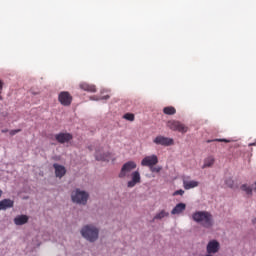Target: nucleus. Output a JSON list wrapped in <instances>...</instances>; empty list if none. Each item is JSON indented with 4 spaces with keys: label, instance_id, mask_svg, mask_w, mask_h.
Returning a JSON list of instances; mask_svg holds the SVG:
<instances>
[{
    "label": "nucleus",
    "instance_id": "1",
    "mask_svg": "<svg viewBox=\"0 0 256 256\" xmlns=\"http://www.w3.org/2000/svg\"><path fill=\"white\" fill-rule=\"evenodd\" d=\"M192 220L206 229H210L213 226V216L208 211H196L192 214Z\"/></svg>",
    "mask_w": 256,
    "mask_h": 256
},
{
    "label": "nucleus",
    "instance_id": "2",
    "mask_svg": "<svg viewBox=\"0 0 256 256\" xmlns=\"http://www.w3.org/2000/svg\"><path fill=\"white\" fill-rule=\"evenodd\" d=\"M81 235L88 242L94 243L99 238V229L93 225H85L81 230Z\"/></svg>",
    "mask_w": 256,
    "mask_h": 256
},
{
    "label": "nucleus",
    "instance_id": "3",
    "mask_svg": "<svg viewBox=\"0 0 256 256\" xmlns=\"http://www.w3.org/2000/svg\"><path fill=\"white\" fill-rule=\"evenodd\" d=\"M89 194L85 191H80L76 189L71 193V200L73 203L86 205L88 202Z\"/></svg>",
    "mask_w": 256,
    "mask_h": 256
},
{
    "label": "nucleus",
    "instance_id": "4",
    "mask_svg": "<svg viewBox=\"0 0 256 256\" xmlns=\"http://www.w3.org/2000/svg\"><path fill=\"white\" fill-rule=\"evenodd\" d=\"M136 168L137 164L134 161H128L122 166L120 174H118V178L124 179L130 177L131 172L134 171Z\"/></svg>",
    "mask_w": 256,
    "mask_h": 256
},
{
    "label": "nucleus",
    "instance_id": "5",
    "mask_svg": "<svg viewBox=\"0 0 256 256\" xmlns=\"http://www.w3.org/2000/svg\"><path fill=\"white\" fill-rule=\"evenodd\" d=\"M167 127L174 131V132H179V133H188L189 128L188 126H185L179 121L176 120H170L167 122Z\"/></svg>",
    "mask_w": 256,
    "mask_h": 256
},
{
    "label": "nucleus",
    "instance_id": "6",
    "mask_svg": "<svg viewBox=\"0 0 256 256\" xmlns=\"http://www.w3.org/2000/svg\"><path fill=\"white\" fill-rule=\"evenodd\" d=\"M153 143L155 145L162 146V147H171V146H174L175 141L173 138H167L159 135L156 138H154Z\"/></svg>",
    "mask_w": 256,
    "mask_h": 256
},
{
    "label": "nucleus",
    "instance_id": "7",
    "mask_svg": "<svg viewBox=\"0 0 256 256\" xmlns=\"http://www.w3.org/2000/svg\"><path fill=\"white\" fill-rule=\"evenodd\" d=\"M159 163V158L157 155L153 154L150 156H145L142 161L141 165L143 167H153Z\"/></svg>",
    "mask_w": 256,
    "mask_h": 256
},
{
    "label": "nucleus",
    "instance_id": "8",
    "mask_svg": "<svg viewBox=\"0 0 256 256\" xmlns=\"http://www.w3.org/2000/svg\"><path fill=\"white\" fill-rule=\"evenodd\" d=\"M73 97L68 91H63L58 94V102L63 106H70L72 104Z\"/></svg>",
    "mask_w": 256,
    "mask_h": 256
},
{
    "label": "nucleus",
    "instance_id": "9",
    "mask_svg": "<svg viewBox=\"0 0 256 256\" xmlns=\"http://www.w3.org/2000/svg\"><path fill=\"white\" fill-rule=\"evenodd\" d=\"M220 250V243L213 239L211 240L208 245H206V252H208L209 255L211 254H217Z\"/></svg>",
    "mask_w": 256,
    "mask_h": 256
},
{
    "label": "nucleus",
    "instance_id": "10",
    "mask_svg": "<svg viewBox=\"0 0 256 256\" xmlns=\"http://www.w3.org/2000/svg\"><path fill=\"white\" fill-rule=\"evenodd\" d=\"M73 139L72 134L70 133H58L55 135V140L60 144L69 143Z\"/></svg>",
    "mask_w": 256,
    "mask_h": 256
},
{
    "label": "nucleus",
    "instance_id": "11",
    "mask_svg": "<svg viewBox=\"0 0 256 256\" xmlns=\"http://www.w3.org/2000/svg\"><path fill=\"white\" fill-rule=\"evenodd\" d=\"M140 181H141V177H140L139 171H134L131 173V180H129V182H127V187L129 189H132L137 184H139Z\"/></svg>",
    "mask_w": 256,
    "mask_h": 256
},
{
    "label": "nucleus",
    "instance_id": "12",
    "mask_svg": "<svg viewBox=\"0 0 256 256\" xmlns=\"http://www.w3.org/2000/svg\"><path fill=\"white\" fill-rule=\"evenodd\" d=\"M53 168L55 170V176L58 178H62L64 175L67 174V169L64 168V166L55 163L53 164Z\"/></svg>",
    "mask_w": 256,
    "mask_h": 256
},
{
    "label": "nucleus",
    "instance_id": "13",
    "mask_svg": "<svg viewBox=\"0 0 256 256\" xmlns=\"http://www.w3.org/2000/svg\"><path fill=\"white\" fill-rule=\"evenodd\" d=\"M187 209V205L184 203L176 204L173 210H171V215H181Z\"/></svg>",
    "mask_w": 256,
    "mask_h": 256
},
{
    "label": "nucleus",
    "instance_id": "14",
    "mask_svg": "<svg viewBox=\"0 0 256 256\" xmlns=\"http://www.w3.org/2000/svg\"><path fill=\"white\" fill-rule=\"evenodd\" d=\"M14 206V201L11 199H3L0 201V211H5Z\"/></svg>",
    "mask_w": 256,
    "mask_h": 256
},
{
    "label": "nucleus",
    "instance_id": "15",
    "mask_svg": "<svg viewBox=\"0 0 256 256\" xmlns=\"http://www.w3.org/2000/svg\"><path fill=\"white\" fill-rule=\"evenodd\" d=\"M199 185V182H196V180H183V188L186 190L197 188Z\"/></svg>",
    "mask_w": 256,
    "mask_h": 256
},
{
    "label": "nucleus",
    "instance_id": "16",
    "mask_svg": "<svg viewBox=\"0 0 256 256\" xmlns=\"http://www.w3.org/2000/svg\"><path fill=\"white\" fill-rule=\"evenodd\" d=\"M29 217L27 215H19L14 219V223L17 226H23L28 223Z\"/></svg>",
    "mask_w": 256,
    "mask_h": 256
},
{
    "label": "nucleus",
    "instance_id": "17",
    "mask_svg": "<svg viewBox=\"0 0 256 256\" xmlns=\"http://www.w3.org/2000/svg\"><path fill=\"white\" fill-rule=\"evenodd\" d=\"M80 89L88 92H96L97 88L93 84L82 83L79 85Z\"/></svg>",
    "mask_w": 256,
    "mask_h": 256
},
{
    "label": "nucleus",
    "instance_id": "18",
    "mask_svg": "<svg viewBox=\"0 0 256 256\" xmlns=\"http://www.w3.org/2000/svg\"><path fill=\"white\" fill-rule=\"evenodd\" d=\"M110 156H111L110 152H106L105 154L96 152V155H95L97 161H109Z\"/></svg>",
    "mask_w": 256,
    "mask_h": 256
},
{
    "label": "nucleus",
    "instance_id": "19",
    "mask_svg": "<svg viewBox=\"0 0 256 256\" xmlns=\"http://www.w3.org/2000/svg\"><path fill=\"white\" fill-rule=\"evenodd\" d=\"M165 217H169V212H167L166 210H160L153 218L154 220H161Z\"/></svg>",
    "mask_w": 256,
    "mask_h": 256
},
{
    "label": "nucleus",
    "instance_id": "20",
    "mask_svg": "<svg viewBox=\"0 0 256 256\" xmlns=\"http://www.w3.org/2000/svg\"><path fill=\"white\" fill-rule=\"evenodd\" d=\"M162 112H164L165 115H168V116H173L176 114V108L173 107V106H168V107H165Z\"/></svg>",
    "mask_w": 256,
    "mask_h": 256
},
{
    "label": "nucleus",
    "instance_id": "21",
    "mask_svg": "<svg viewBox=\"0 0 256 256\" xmlns=\"http://www.w3.org/2000/svg\"><path fill=\"white\" fill-rule=\"evenodd\" d=\"M214 158H213V156H209L208 158H206L205 160H204V165H203V167H211L213 164H214Z\"/></svg>",
    "mask_w": 256,
    "mask_h": 256
},
{
    "label": "nucleus",
    "instance_id": "22",
    "mask_svg": "<svg viewBox=\"0 0 256 256\" xmlns=\"http://www.w3.org/2000/svg\"><path fill=\"white\" fill-rule=\"evenodd\" d=\"M241 189H242L244 192H246L247 195H252V193H253V189H252L250 186H248L247 184H243V185L241 186Z\"/></svg>",
    "mask_w": 256,
    "mask_h": 256
},
{
    "label": "nucleus",
    "instance_id": "23",
    "mask_svg": "<svg viewBox=\"0 0 256 256\" xmlns=\"http://www.w3.org/2000/svg\"><path fill=\"white\" fill-rule=\"evenodd\" d=\"M212 142L230 143L231 140H226V138H216L215 140H208V141H206V143H212Z\"/></svg>",
    "mask_w": 256,
    "mask_h": 256
},
{
    "label": "nucleus",
    "instance_id": "24",
    "mask_svg": "<svg viewBox=\"0 0 256 256\" xmlns=\"http://www.w3.org/2000/svg\"><path fill=\"white\" fill-rule=\"evenodd\" d=\"M123 118L129 121H134L135 120V115L133 113H126L124 114Z\"/></svg>",
    "mask_w": 256,
    "mask_h": 256
},
{
    "label": "nucleus",
    "instance_id": "25",
    "mask_svg": "<svg viewBox=\"0 0 256 256\" xmlns=\"http://www.w3.org/2000/svg\"><path fill=\"white\" fill-rule=\"evenodd\" d=\"M162 170V167L161 166H150V171L152 173H160Z\"/></svg>",
    "mask_w": 256,
    "mask_h": 256
},
{
    "label": "nucleus",
    "instance_id": "26",
    "mask_svg": "<svg viewBox=\"0 0 256 256\" xmlns=\"http://www.w3.org/2000/svg\"><path fill=\"white\" fill-rule=\"evenodd\" d=\"M110 97L108 95L104 96V97H101V98H95V97H92L91 100L93 101H99V100H108Z\"/></svg>",
    "mask_w": 256,
    "mask_h": 256
},
{
    "label": "nucleus",
    "instance_id": "27",
    "mask_svg": "<svg viewBox=\"0 0 256 256\" xmlns=\"http://www.w3.org/2000/svg\"><path fill=\"white\" fill-rule=\"evenodd\" d=\"M20 132H21V129H14V130H10L9 134H10V136H14V135H16L17 133H20Z\"/></svg>",
    "mask_w": 256,
    "mask_h": 256
},
{
    "label": "nucleus",
    "instance_id": "28",
    "mask_svg": "<svg viewBox=\"0 0 256 256\" xmlns=\"http://www.w3.org/2000/svg\"><path fill=\"white\" fill-rule=\"evenodd\" d=\"M183 194H184V191L182 189H180V190H176L173 193V196H178V195L183 196Z\"/></svg>",
    "mask_w": 256,
    "mask_h": 256
},
{
    "label": "nucleus",
    "instance_id": "29",
    "mask_svg": "<svg viewBox=\"0 0 256 256\" xmlns=\"http://www.w3.org/2000/svg\"><path fill=\"white\" fill-rule=\"evenodd\" d=\"M3 85H4V83L0 80V101L2 100L1 94H2V91H3Z\"/></svg>",
    "mask_w": 256,
    "mask_h": 256
},
{
    "label": "nucleus",
    "instance_id": "30",
    "mask_svg": "<svg viewBox=\"0 0 256 256\" xmlns=\"http://www.w3.org/2000/svg\"><path fill=\"white\" fill-rule=\"evenodd\" d=\"M227 184H228V186H229L230 188L233 187V181H232V180H228V181H227Z\"/></svg>",
    "mask_w": 256,
    "mask_h": 256
},
{
    "label": "nucleus",
    "instance_id": "31",
    "mask_svg": "<svg viewBox=\"0 0 256 256\" xmlns=\"http://www.w3.org/2000/svg\"><path fill=\"white\" fill-rule=\"evenodd\" d=\"M1 132H2V133H8V132H9V129H2Z\"/></svg>",
    "mask_w": 256,
    "mask_h": 256
},
{
    "label": "nucleus",
    "instance_id": "32",
    "mask_svg": "<svg viewBox=\"0 0 256 256\" xmlns=\"http://www.w3.org/2000/svg\"><path fill=\"white\" fill-rule=\"evenodd\" d=\"M252 189L256 191V182L254 183V187Z\"/></svg>",
    "mask_w": 256,
    "mask_h": 256
},
{
    "label": "nucleus",
    "instance_id": "33",
    "mask_svg": "<svg viewBox=\"0 0 256 256\" xmlns=\"http://www.w3.org/2000/svg\"><path fill=\"white\" fill-rule=\"evenodd\" d=\"M252 223L256 224V218L254 220H252Z\"/></svg>",
    "mask_w": 256,
    "mask_h": 256
},
{
    "label": "nucleus",
    "instance_id": "34",
    "mask_svg": "<svg viewBox=\"0 0 256 256\" xmlns=\"http://www.w3.org/2000/svg\"><path fill=\"white\" fill-rule=\"evenodd\" d=\"M2 193H3V192H2V190L0 189V198H1V196H2Z\"/></svg>",
    "mask_w": 256,
    "mask_h": 256
},
{
    "label": "nucleus",
    "instance_id": "35",
    "mask_svg": "<svg viewBox=\"0 0 256 256\" xmlns=\"http://www.w3.org/2000/svg\"><path fill=\"white\" fill-rule=\"evenodd\" d=\"M205 256H213V255H211V254H208V255H205Z\"/></svg>",
    "mask_w": 256,
    "mask_h": 256
}]
</instances>
